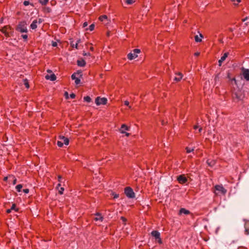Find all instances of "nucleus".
I'll return each instance as SVG.
<instances>
[{
  "mask_svg": "<svg viewBox=\"0 0 249 249\" xmlns=\"http://www.w3.org/2000/svg\"><path fill=\"white\" fill-rule=\"evenodd\" d=\"M215 191H214V193L216 195H218L219 194H221L223 195H225L227 193V190L224 188L222 185H216L214 186Z\"/></svg>",
  "mask_w": 249,
  "mask_h": 249,
  "instance_id": "1",
  "label": "nucleus"
},
{
  "mask_svg": "<svg viewBox=\"0 0 249 249\" xmlns=\"http://www.w3.org/2000/svg\"><path fill=\"white\" fill-rule=\"evenodd\" d=\"M59 139L60 140L58 141L57 142V144L59 147H61L64 144H65L66 145H68L69 144V140L68 138L64 136H60Z\"/></svg>",
  "mask_w": 249,
  "mask_h": 249,
  "instance_id": "2",
  "label": "nucleus"
},
{
  "mask_svg": "<svg viewBox=\"0 0 249 249\" xmlns=\"http://www.w3.org/2000/svg\"><path fill=\"white\" fill-rule=\"evenodd\" d=\"M140 53V50L138 49H134L132 52L127 54V58L129 60H133L138 56V53Z\"/></svg>",
  "mask_w": 249,
  "mask_h": 249,
  "instance_id": "3",
  "label": "nucleus"
},
{
  "mask_svg": "<svg viewBox=\"0 0 249 249\" xmlns=\"http://www.w3.org/2000/svg\"><path fill=\"white\" fill-rule=\"evenodd\" d=\"M130 130V127L127 126L125 124H123L120 128L119 129V132L121 134H124L126 137H129L130 136V133L127 132V131H129Z\"/></svg>",
  "mask_w": 249,
  "mask_h": 249,
  "instance_id": "4",
  "label": "nucleus"
},
{
  "mask_svg": "<svg viewBox=\"0 0 249 249\" xmlns=\"http://www.w3.org/2000/svg\"><path fill=\"white\" fill-rule=\"evenodd\" d=\"M124 194L128 198H133L135 197V193L130 187H127L124 189Z\"/></svg>",
  "mask_w": 249,
  "mask_h": 249,
  "instance_id": "5",
  "label": "nucleus"
},
{
  "mask_svg": "<svg viewBox=\"0 0 249 249\" xmlns=\"http://www.w3.org/2000/svg\"><path fill=\"white\" fill-rule=\"evenodd\" d=\"M107 101V99L105 97L101 98L100 97H97L95 99V102L97 106H100L101 105H106Z\"/></svg>",
  "mask_w": 249,
  "mask_h": 249,
  "instance_id": "6",
  "label": "nucleus"
},
{
  "mask_svg": "<svg viewBox=\"0 0 249 249\" xmlns=\"http://www.w3.org/2000/svg\"><path fill=\"white\" fill-rule=\"evenodd\" d=\"M42 19L41 18H39L38 20H34L30 25V28L33 30H35L36 29L37 27V24H40L42 23Z\"/></svg>",
  "mask_w": 249,
  "mask_h": 249,
  "instance_id": "7",
  "label": "nucleus"
},
{
  "mask_svg": "<svg viewBox=\"0 0 249 249\" xmlns=\"http://www.w3.org/2000/svg\"><path fill=\"white\" fill-rule=\"evenodd\" d=\"M11 30V27L10 26H5L1 29V31L6 36H9Z\"/></svg>",
  "mask_w": 249,
  "mask_h": 249,
  "instance_id": "8",
  "label": "nucleus"
},
{
  "mask_svg": "<svg viewBox=\"0 0 249 249\" xmlns=\"http://www.w3.org/2000/svg\"><path fill=\"white\" fill-rule=\"evenodd\" d=\"M177 180L179 183L182 184L185 183L187 181V178L183 175H179L177 178Z\"/></svg>",
  "mask_w": 249,
  "mask_h": 249,
  "instance_id": "9",
  "label": "nucleus"
},
{
  "mask_svg": "<svg viewBox=\"0 0 249 249\" xmlns=\"http://www.w3.org/2000/svg\"><path fill=\"white\" fill-rule=\"evenodd\" d=\"M242 76L246 81H249V70L243 69L242 71Z\"/></svg>",
  "mask_w": 249,
  "mask_h": 249,
  "instance_id": "10",
  "label": "nucleus"
},
{
  "mask_svg": "<svg viewBox=\"0 0 249 249\" xmlns=\"http://www.w3.org/2000/svg\"><path fill=\"white\" fill-rule=\"evenodd\" d=\"M244 228H245V234L246 235H249V219H245Z\"/></svg>",
  "mask_w": 249,
  "mask_h": 249,
  "instance_id": "11",
  "label": "nucleus"
},
{
  "mask_svg": "<svg viewBox=\"0 0 249 249\" xmlns=\"http://www.w3.org/2000/svg\"><path fill=\"white\" fill-rule=\"evenodd\" d=\"M77 75H78V73H74L71 75V79L74 80L76 85H78L80 83V79L76 77Z\"/></svg>",
  "mask_w": 249,
  "mask_h": 249,
  "instance_id": "12",
  "label": "nucleus"
},
{
  "mask_svg": "<svg viewBox=\"0 0 249 249\" xmlns=\"http://www.w3.org/2000/svg\"><path fill=\"white\" fill-rule=\"evenodd\" d=\"M182 77L183 75L181 72L176 73L174 80L176 82H179L182 79Z\"/></svg>",
  "mask_w": 249,
  "mask_h": 249,
  "instance_id": "13",
  "label": "nucleus"
},
{
  "mask_svg": "<svg viewBox=\"0 0 249 249\" xmlns=\"http://www.w3.org/2000/svg\"><path fill=\"white\" fill-rule=\"evenodd\" d=\"M18 30L21 33H26L27 32V30L26 27L24 25H22L19 24L18 27Z\"/></svg>",
  "mask_w": 249,
  "mask_h": 249,
  "instance_id": "14",
  "label": "nucleus"
},
{
  "mask_svg": "<svg viewBox=\"0 0 249 249\" xmlns=\"http://www.w3.org/2000/svg\"><path fill=\"white\" fill-rule=\"evenodd\" d=\"M45 78L47 80H50L51 81H54L56 80V76L54 73L51 74L50 75L47 74L45 76Z\"/></svg>",
  "mask_w": 249,
  "mask_h": 249,
  "instance_id": "15",
  "label": "nucleus"
},
{
  "mask_svg": "<svg viewBox=\"0 0 249 249\" xmlns=\"http://www.w3.org/2000/svg\"><path fill=\"white\" fill-rule=\"evenodd\" d=\"M229 55L228 53H225L222 56H221V58L219 60L218 63L219 66H221V63L226 59Z\"/></svg>",
  "mask_w": 249,
  "mask_h": 249,
  "instance_id": "16",
  "label": "nucleus"
},
{
  "mask_svg": "<svg viewBox=\"0 0 249 249\" xmlns=\"http://www.w3.org/2000/svg\"><path fill=\"white\" fill-rule=\"evenodd\" d=\"M151 235L152 236L155 238V239H157L158 238H160V233L157 231H153L151 232Z\"/></svg>",
  "mask_w": 249,
  "mask_h": 249,
  "instance_id": "17",
  "label": "nucleus"
},
{
  "mask_svg": "<svg viewBox=\"0 0 249 249\" xmlns=\"http://www.w3.org/2000/svg\"><path fill=\"white\" fill-rule=\"evenodd\" d=\"M190 213L189 211L184 209V208H181L179 212V214L180 215L182 214H184L185 215H187Z\"/></svg>",
  "mask_w": 249,
  "mask_h": 249,
  "instance_id": "18",
  "label": "nucleus"
},
{
  "mask_svg": "<svg viewBox=\"0 0 249 249\" xmlns=\"http://www.w3.org/2000/svg\"><path fill=\"white\" fill-rule=\"evenodd\" d=\"M234 95L235 96V98L238 100H241L243 98V96L242 95V93H241V91H239L238 92H236L234 94Z\"/></svg>",
  "mask_w": 249,
  "mask_h": 249,
  "instance_id": "19",
  "label": "nucleus"
},
{
  "mask_svg": "<svg viewBox=\"0 0 249 249\" xmlns=\"http://www.w3.org/2000/svg\"><path fill=\"white\" fill-rule=\"evenodd\" d=\"M207 163L210 167H213L215 164V161L213 160H208Z\"/></svg>",
  "mask_w": 249,
  "mask_h": 249,
  "instance_id": "20",
  "label": "nucleus"
},
{
  "mask_svg": "<svg viewBox=\"0 0 249 249\" xmlns=\"http://www.w3.org/2000/svg\"><path fill=\"white\" fill-rule=\"evenodd\" d=\"M203 36L201 34H200L199 36L196 35L195 36V41L197 42H200L202 41Z\"/></svg>",
  "mask_w": 249,
  "mask_h": 249,
  "instance_id": "21",
  "label": "nucleus"
},
{
  "mask_svg": "<svg viewBox=\"0 0 249 249\" xmlns=\"http://www.w3.org/2000/svg\"><path fill=\"white\" fill-rule=\"evenodd\" d=\"M77 65L81 67H84L86 65V62L84 60H78Z\"/></svg>",
  "mask_w": 249,
  "mask_h": 249,
  "instance_id": "22",
  "label": "nucleus"
},
{
  "mask_svg": "<svg viewBox=\"0 0 249 249\" xmlns=\"http://www.w3.org/2000/svg\"><path fill=\"white\" fill-rule=\"evenodd\" d=\"M234 6H238L239 3L241 2V0H230Z\"/></svg>",
  "mask_w": 249,
  "mask_h": 249,
  "instance_id": "23",
  "label": "nucleus"
},
{
  "mask_svg": "<svg viewBox=\"0 0 249 249\" xmlns=\"http://www.w3.org/2000/svg\"><path fill=\"white\" fill-rule=\"evenodd\" d=\"M99 19L100 21H104L106 20H107V17L106 15H102L99 18Z\"/></svg>",
  "mask_w": 249,
  "mask_h": 249,
  "instance_id": "24",
  "label": "nucleus"
},
{
  "mask_svg": "<svg viewBox=\"0 0 249 249\" xmlns=\"http://www.w3.org/2000/svg\"><path fill=\"white\" fill-rule=\"evenodd\" d=\"M186 152L187 153H190L192 152H193L195 150V148L194 147H186Z\"/></svg>",
  "mask_w": 249,
  "mask_h": 249,
  "instance_id": "25",
  "label": "nucleus"
},
{
  "mask_svg": "<svg viewBox=\"0 0 249 249\" xmlns=\"http://www.w3.org/2000/svg\"><path fill=\"white\" fill-rule=\"evenodd\" d=\"M22 188V185L21 184H18L16 186V189L17 192H20L21 191V189Z\"/></svg>",
  "mask_w": 249,
  "mask_h": 249,
  "instance_id": "26",
  "label": "nucleus"
},
{
  "mask_svg": "<svg viewBox=\"0 0 249 249\" xmlns=\"http://www.w3.org/2000/svg\"><path fill=\"white\" fill-rule=\"evenodd\" d=\"M24 84L26 88L27 89L29 88V84L28 82V80L27 79H25L23 80Z\"/></svg>",
  "mask_w": 249,
  "mask_h": 249,
  "instance_id": "27",
  "label": "nucleus"
},
{
  "mask_svg": "<svg viewBox=\"0 0 249 249\" xmlns=\"http://www.w3.org/2000/svg\"><path fill=\"white\" fill-rule=\"evenodd\" d=\"M9 178H12V179L13 180V185H15V184H16V183H17V179L15 177V176H14L13 175H10V176H9Z\"/></svg>",
  "mask_w": 249,
  "mask_h": 249,
  "instance_id": "28",
  "label": "nucleus"
},
{
  "mask_svg": "<svg viewBox=\"0 0 249 249\" xmlns=\"http://www.w3.org/2000/svg\"><path fill=\"white\" fill-rule=\"evenodd\" d=\"M49 1V0H39V2L43 5H46Z\"/></svg>",
  "mask_w": 249,
  "mask_h": 249,
  "instance_id": "29",
  "label": "nucleus"
},
{
  "mask_svg": "<svg viewBox=\"0 0 249 249\" xmlns=\"http://www.w3.org/2000/svg\"><path fill=\"white\" fill-rule=\"evenodd\" d=\"M84 101L86 102L89 103L91 101V98L89 96H85L84 97Z\"/></svg>",
  "mask_w": 249,
  "mask_h": 249,
  "instance_id": "30",
  "label": "nucleus"
},
{
  "mask_svg": "<svg viewBox=\"0 0 249 249\" xmlns=\"http://www.w3.org/2000/svg\"><path fill=\"white\" fill-rule=\"evenodd\" d=\"M111 195L114 198H117L119 197V195L113 192H111Z\"/></svg>",
  "mask_w": 249,
  "mask_h": 249,
  "instance_id": "31",
  "label": "nucleus"
},
{
  "mask_svg": "<svg viewBox=\"0 0 249 249\" xmlns=\"http://www.w3.org/2000/svg\"><path fill=\"white\" fill-rule=\"evenodd\" d=\"M94 24H91L89 27V28L88 29V30H89V31H92L94 30ZM87 30H88V29H86Z\"/></svg>",
  "mask_w": 249,
  "mask_h": 249,
  "instance_id": "32",
  "label": "nucleus"
},
{
  "mask_svg": "<svg viewBox=\"0 0 249 249\" xmlns=\"http://www.w3.org/2000/svg\"><path fill=\"white\" fill-rule=\"evenodd\" d=\"M80 42V39L78 40L77 41V42L76 43V44H73L72 45V47H73V48H74H74H75L76 49H77V48H78V43H79Z\"/></svg>",
  "mask_w": 249,
  "mask_h": 249,
  "instance_id": "33",
  "label": "nucleus"
},
{
  "mask_svg": "<svg viewBox=\"0 0 249 249\" xmlns=\"http://www.w3.org/2000/svg\"><path fill=\"white\" fill-rule=\"evenodd\" d=\"M135 2V0H125V2L127 4H131Z\"/></svg>",
  "mask_w": 249,
  "mask_h": 249,
  "instance_id": "34",
  "label": "nucleus"
},
{
  "mask_svg": "<svg viewBox=\"0 0 249 249\" xmlns=\"http://www.w3.org/2000/svg\"><path fill=\"white\" fill-rule=\"evenodd\" d=\"M64 191V188L63 187H60V189H58V192L60 195H62L63 194Z\"/></svg>",
  "mask_w": 249,
  "mask_h": 249,
  "instance_id": "35",
  "label": "nucleus"
},
{
  "mask_svg": "<svg viewBox=\"0 0 249 249\" xmlns=\"http://www.w3.org/2000/svg\"><path fill=\"white\" fill-rule=\"evenodd\" d=\"M83 55L85 56H91V54L90 53H85V52L83 53Z\"/></svg>",
  "mask_w": 249,
  "mask_h": 249,
  "instance_id": "36",
  "label": "nucleus"
},
{
  "mask_svg": "<svg viewBox=\"0 0 249 249\" xmlns=\"http://www.w3.org/2000/svg\"><path fill=\"white\" fill-rule=\"evenodd\" d=\"M23 4L24 6H28L30 4V2L28 1L25 0L23 2Z\"/></svg>",
  "mask_w": 249,
  "mask_h": 249,
  "instance_id": "37",
  "label": "nucleus"
},
{
  "mask_svg": "<svg viewBox=\"0 0 249 249\" xmlns=\"http://www.w3.org/2000/svg\"><path fill=\"white\" fill-rule=\"evenodd\" d=\"M16 205L15 204H13L11 208V210H15V211H16L15 208H16Z\"/></svg>",
  "mask_w": 249,
  "mask_h": 249,
  "instance_id": "38",
  "label": "nucleus"
},
{
  "mask_svg": "<svg viewBox=\"0 0 249 249\" xmlns=\"http://www.w3.org/2000/svg\"><path fill=\"white\" fill-rule=\"evenodd\" d=\"M21 36L22 37V38L23 39H24L25 40H26L27 39V37H28V36L27 35H22Z\"/></svg>",
  "mask_w": 249,
  "mask_h": 249,
  "instance_id": "39",
  "label": "nucleus"
},
{
  "mask_svg": "<svg viewBox=\"0 0 249 249\" xmlns=\"http://www.w3.org/2000/svg\"><path fill=\"white\" fill-rule=\"evenodd\" d=\"M23 192L25 194H28L29 192L28 189H25L23 190Z\"/></svg>",
  "mask_w": 249,
  "mask_h": 249,
  "instance_id": "40",
  "label": "nucleus"
},
{
  "mask_svg": "<svg viewBox=\"0 0 249 249\" xmlns=\"http://www.w3.org/2000/svg\"><path fill=\"white\" fill-rule=\"evenodd\" d=\"M124 105L126 106H129V103L128 101H125L124 102Z\"/></svg>",
  "mask_w": 249,
  "mask_h": 249,
  "instance_id": "41",
  "label": "nucleus"
},
{
  "mask_svg": "<svg viewBox=\"0 0 249 249\" xmlns=\"http://www.w3.org/2000/svg\"><path fill=\"white\" fill-rule=\"evenodd\" d=\"M61 179H62V177L61 176L59 175L58 176V181L59 182H61Z\"/></svg>",
  "mask_w": 249,
  "mask_h": 249,
  "instance_id": "42",
  "label": "nucleus"
},
{
  "mask_svg": "<svg viewBox=\"0 0 249 249\" xmlns=\"http://www.w3.org/2000/svg\"><path fill=\"white\" fill-rule=\"evenodd\" d=\"M75 97V95L74 93H71L70 94V97L72 99L74 98Z\"/></svg>",
  "mask_w": 249,
  "mask_h": 249,
  "instance_id": "43",
  "label": "nucleus"
},
{
  "mask_svg": "<svg viewBox=\"0 0 249 249\" xmlns=\"http://www.w3.org/2000/svg\"><path fill=\"white\" fill-rule=\"evenodd\" d=\"M157 240H158V243H159V244H161V243H162V240H161V238H160H160H158V239H157Z\"/></svg>",
  "mask_w": 249,
  "mask_h": 249,
  "instance_id": "44",
  "label": "nucleus"
},
{
  "mask_svg": "<svg viewBox=\"0 0 249 249\" xmlns=\"http://www.w3.org/2000/svg\"><path fill=\"white\" fill-rule=\"evenodd\" d=\"M88 26L87 22H85L83 24V27L85 28Z\"/></svg>",
  "mask_w": 249,
  "mask_h": 249,
  "instance_id": "45",
  "label": "nucleus"
},
{
  "mask_svg": "<svg viewBox=\"0 0 249 249\" xmlns=\"http://www.w3.org/2000/svg\"><path fill=\"white\" fill-rule=\"evenodd\" d=\"M94 219L95 221V222H98V221H102V220H103V219H97V218Z\"/></svg>",
  "mask_w": 249,
  "mask_h": 249,
  "instance_id": "46",
  "label": "nucleus"
},
{
  "mask_svg": "<svg viewBox=\"0 0 249 249\" xmlns=\"http://www.w3.org/2000/svg\"><path fill=\"white\" fill-rule=\"evenodd\" d=\"M200 54L199 52H196L194 53V55L196 56H198Z\"/></svg>",
  "mask_w": 249,
  "mask_h": 249,
  "instance_id": "47",
  "label": "nucleus"
},
{
  "mask_svg": "<svg viewBox=\"0 0 249 249\" xmlns=\"http://www.w3.org/2000/svg\"><path fill=\"white\" fill-rule=\"evenodd\" d=\"M53 46L55 47L57 46V43L55 42H53L52 44Z\"/></svg>",
  "mask_w": 249,
  "mask_h": 249,
  "instance_id": "48",
  "label": "nucleus"
},
{
  "mask_svg": "<svg viewBox=\"0 0 249 249\" xmlns=\"http://www.w3.org/2000/svg\"><path fill=\"white\" fill-rule=\"evenodd\" d=\"M198 128H199V126L197 125H196L194 126V129L196 130V129H197Z\"/></svg>",
  "mask_w": 249,
  "mask_h": 249,
  "instance_id": "49",
  "label": "nucleus"
},
{
  "mask_svg": "<svg viewBox=\"0 0 249 249\" xmlns=\"http://www.w3.org/2000/svg\"><path fill=\"white\" fill-rule=\"evenodd\" d=\"M123 219V221L124 223L125 224V222L127 221V219L124 218V219Z\"/></svg>",
  "mask_w": 249,
  "mask_h": 249,
  "instance_id": "50",
  "label": "nucleus"
},
{
  "mask_svg": "<svg viewBox=\"0 0 249 249\" xmlns=\"http://www.w3.org/2000/svg\"><path fill=\"white\" fill-rule=\"evenodd\" d=\"M231 80H232V81H234V82H235V84H237V83H236V79H235V78H232V79H231Z\"/></svg>",
  "mask_w": 249,
  "mask_h": 249,
  "instance_id": "51",
  "label": "nucleus"
},
{
  "mask_svg": "<svg viewBox=\"0 0 249 249\" xmlns=\"http://www.w3.org/2000/svg\"><path fill=\"white\" fill-rule=\"evenodd\" d=\"M61 183V182H59V183L57 184V185L56 188H57V189H59V187H60V186H61V183Z\"/></svg>",
  "mask_w": 249,
  "mask_h": 249,
  "instance_id": "52",
  "label": "nucleus"
},
{
  "mask_svg": "<svg viewBox=\"0 0 249 249\" xmlns=\"http://www.w3.org/2000/svg\"><path fill=\"white\" fill-rule=\"evenodd\" d=\"M11 209H7L6 212L7 213H10L11 212Z\"/></svg>",
  "mask_w": 249,
  "mask_h": 249,
  "instance_id": "53",
  "label": "nucleus"
},
{
  "mask_svg": "<svg viewBox=\"0 0 249 249\" xmlns=\"http://www.w3.org/2000/svg\"><path fill=\"white\" fill-rule=\"evenodd\" d=\"M202 130V127H199V129H198V132H199V133H200V132H201Z\"/></svg>",
  "mask_w": 249,
  "mask_h": 249,
  "instance_id": "54",
  "label": "nucleus"
},
{
  "mask_svg": "<svg viewBox=\"0 0 249 249\" xmlns=\"http://www.w3.org/2000/svg\"><path fill=\"white\" fill-rule=\"evenodd\" d=\"M8 178H9V177H5V178H4V180L5 181H6V180H7V179H8Z\"/></svg>",
  "mask_w": 249,
  "mask_h": 249,
  "instance_id": "55",
  "label": "nucleus"
},
{
  "mask_svg": "<svg viewBox=\"0 0 249 249\" xmlns=\"http://www.w3.org/2000/svg\"><path fill=\"white\" fill-rule=\"evenodd\" d=\"M90 50L91 51H93V50H94L93 47H91L90 48Z\"/></svg>",
  "mask_w": 249,
  "mask_h": 249,
  "instance_id": "56",
  "label": "nucleus"
},
{
  "mask_svg": "<svg viewBox=\"0 0 249 249\" xmlns=\"http://www.w3.org/2000/svg\"><path fill=\"white\" fill-rule=\"evenodd\" d=\"M128 107L129 108L131 109V106L129 105V106H128Z\"/></svg>",
  "mask_w": 249,
  "mask_h": 249,
  "instance_id": "57",
  "label": "nucleus"
},
{
  "mask_svg": "<svg viewBox=\"0 0 249 249\" xmlns=\"http://www.w3.org/2000/svg\"><path fill=\"white\" fill-rule=\"evenodd\" d=\"M47 71L48 72H51V70H48Z\"/></svg>",
  "mask_w": 249,
  "mask_h": 249,
  "instance_id": "58",
  "label": "nucleus"
},
{
  "mask_svg": "<svg viewBox=\"0 0 249 249\" xmlns=\"http://www.w3.org/2000/svg\"><path fill=\"white\" fill-rule=\"evenodd\" d=\"M97 215H99V213H97Z\"/></svg>",
  "mask_w": 249,
  "mask_h": 249,
  "instance_id": "59",
  "label": "nucleus"
}]
</instances>
